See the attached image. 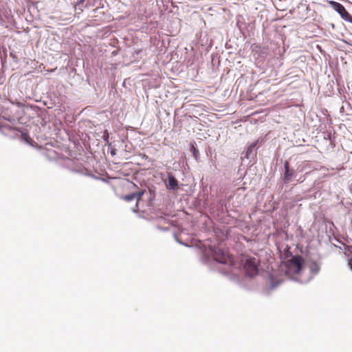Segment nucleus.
Wrapping results in <instances>:
<instances>
[{"label":"nucleus","instance_id":"obj_1","mask_svg":"<svg viewBox=\"0 0 352 352\" xmlns=\"http://www.w3.org/2000/svg\"><path fill=\"white\" fill-rule=\"evenodd\" d=\"M287 243H277L280 256L285 259L279 265V270L289 278L301 280L305 270V260L299 255L293 256Z\"/></svg>","mask_w":352,"mask_h":352},{"label":"nucleus","instance_id":"obj_2","mask_svg":"<svg viewBox=\"0 0 352 352\" xmlns=\"http://www.w3.org/2000/svg\"><path fill=\"white\" fill-rule=\"evenodd\" d=\"M199 248L202 250L204 254L207 256H212L217 262L228 264L230 265H234V259L226 249L221 246L222 243H214L212 246L206 248L204 243H199Z\"/></svg>","mask_w":352,"mask_h":352},{"label":"nucleus","instance_id":"obj_3","mask_svg":"<svg viewBox=\"0 0 352 352\" xmlns=\"http://www.w3.org/2000/svg\"><path fill=\"white\" fill-rule=\"evenodd\" d=\"M243 265V269L250 276H254L258 274V267L260 259L257 255L255 256H244L241 260Z\"/></svg>","mask_w":352,"mask_h":352},{"label":"nucleus","instance_id":"obj_4","mask_svg":"<svg viewBox=\"0 0 352 352\" xmlns=\"http://www.w3.org/2000/svg\"><path fill=\"white\" fill-rule=\"evenodd\" d=\"M330 4L333 7V8L340 14V16L343 19H347L348 17L350 16L349 13L346 11L345 8L341 3L336 1H330Z\"/></svg>","mask_w":352,"mask_h":352},{"label":"nucleus","instance_id":"obj_5","mask_svg":"<svg viewBox=\"0 0 352 352\" xmlns=\"http://www.w3.org/2000/svg\"><path fill=\"white\" fill-rule=\"evenodd\" d=\"M177 180L175 178V177H173L171 175H169L168 178V183L166 184L167 188L169 190H175L177 188Z\"/></svg>","mask_w":352,"mask_h":352},{"label":"nucleus","instance_id":"obj_6","mask_svg":"<svg viewBox=\"0 0 352 352\" xmlns=\"http://www.w3.org/2000/svg\"><path fill=\"white\" fill-rule=\"evenodd\" d=\"M285 175H284V180L287 182H289L292 175H293V173L289 170V163L287 162H286L285 163Z\"/></svg>","mask_w":352,"mask_h":352},{"label":"nucleus","instance_id":"obj_7","mask_svg":"<svg viewBox=\"0 0 352 352\" xmlns=\"http://www.w3.org/2000/svg\"><path fill=\"white\" fill-rule=\"evenodd\" d=\"M143 192H135L129 195H126L124 199L128 201H132L133 199H136L137 201L140 200L142 197Z\"/></svg>","mask_w":352,"mask_h":352},{"label":"nucleus","instance_id":"obj_8","mask_svg":"<svg viewBox=\"0 0 352 352\" xmlns=\"http://www.w3.org/2000/svg\"><path fill=\"white\" fill-rule=\"evenodd\" d=\"M309 267L310 269V271L311 272V273L313 274H316L318 272L319 270H320V267L319 265H318V263L315 261L314 262H311L309 265Z\"/></svg>","mask_w":352,"mask_h":352},{"label":"nucleus","instance_id":"obj_9","mask_svg":"<svg viewBox=\"0 0 352 352\" xmlns=\"http://www.w3.org/2000/svg\"><path fill=\"white\" fill-rule=\"evenodd\" d=\"M256 145V142L255 143H253L250 146H248V149H247V155L250 154L252 153V149L254 148V147Z\"/></svg>","mask_w":352,"mask_h":352},{"label":"nucleus","instance_id":"obj_10","mask_svg":"<svg viewBox=\"0 0 352 352\" xmlns=\"http://www.w3.org/2000/svg\"><path fill=\"white\" fill-rule=\"evenodd\" d=\"M348 264H349L351 270H352V258L349 260Z\"/></svg>","mask_w":352,"mask_h":352},{"label":"nucleus","instance_id":"obj_11","mask_svg":"<svg viewBox=\"0 0 352 352\" xmlns=\"http://www.w3.org/2000/svg\"><path fill=\"white\" fill-rule=\"evenodd\" d=\"M252 50H254V48L260 49L261 47L259 45H254L252 46Z\"/></svg>","mask_w":352,"mask_h":352},{"label":"nucleus","instance_id":"obj_12","mask_svg":"<svg viewBox=\"0 0 352 352\" xmlns=\"http://www.w3.org/2000/svg\"><path fill=\"white\" fill-rule=\"evenodd\" d=\"M348 251L350 252L352 254V247L347 246Z\"/></svg>","mask_w":352,"mask_h":352},{"label":"nucleus","instance_id":"obj_13","mask_svg":"<svg viewBox=\"0 0 352 352\" xmlns=\"http://www.w3.org/2000/svg\"><path fill=\"white\" fill-rule=\"evenodd\" d=\"M84 1H85V0H80V1H78V3H83Z\"/></svg>","mask_w":352,"mask_h":352},{"label":"nucleus","instance_id":"obj_14","mask_svg":"<svg viewBox=\"0 0 352 352\" xmlns=\"http://www.w3.org/2000/svg\"><path fill=\"white\" fill-rule=\"evenodd\" d=\"M109 135L107 134V136H105V138L108 139Z\"/></svg>","mask_w":352,"mask_h":352},{"label":"nucleus","instance_id":"obj_15","mask_svg":"<svg viewBox=\"0 0 352 352\" xmlns=\"http://www.w3.org/2000/svg\"><path fill=\"white\" fill-rule=\"evenodd\" d=\"M109 135L107 134V136H105V138L108 139Z\"/></svg>","mask_w":352,"mask_h":352}]
</instances>
